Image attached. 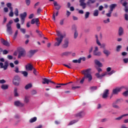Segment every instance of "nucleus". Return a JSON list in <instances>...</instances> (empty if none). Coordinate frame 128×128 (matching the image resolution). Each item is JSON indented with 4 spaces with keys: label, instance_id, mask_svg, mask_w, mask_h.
Here are the masks:
<instances>
[{
    "label": "nucleus",
    "instance_id": "nucleus-1",
    "mask_svg": "<svg viewBox=\"0 0 128 128\" xmlns=\"http://www.w3.org/2000/svg\"><path fill=\"white\" fill-rule=\"evenodd\" d=\"M91 70H92L91 68H88L87 70H85L82 71V74H84V76L80 81V83L81 84H83L85 79L88 78V81L89 82H90L92 80V76L90 74Z\"/></svg>",
    "mask_w": 128,
    "mask_h": 128
},
{
    "label": "nucleus",
    "instance_id": "nucleus-2",
    "mask_svg": "<svg viewBox=\"0 0 128 128\" xmlns=\"http://www.w3.org/2000/svg\"><path fill=\"white\" fill-rule=\"evenodd\" d=\"M96 68L98 72V73H96V78H98L101 80L103 76H104L106 75H107V74H108L107 72L102 73V74H101V75H100V73L102 71V69L98 66H96Z\"/></svg>",
    "mask_w": 128,
    "mask_h": 128
},
{
    "label": "nucleus",
    "instance_id": "nucleus-3",
    "mask_svg": "<svg viewBox=\"0 0 128 128\" xmlns=\"http://www.w3.org/2000/svg\"><path fill=\"white\" fill-rule=\"evenodd\" d=\"M12 23H13V21L12 20H10L6 26V32L10 35H12V26H11V24Z\"/></svg>",
    "mask_w": 128,
    "mask_h": 128
},
{
    "label": "nucleus",
    "instance_id": "nucleus-4",
    "mask_svg": "<svg viewBox=\"0 0 128 128\" xmlns=\"http://www.w3.org/2000/svg\"><path fill=\"white\" fill-rule=\"evenodd\" d=\"M20 77L16 75L14 77V79L13 80V84L16 86H18L20 85Z\"/></svg>",
    "mask_w": 128,
    "mask_h": 128
},
{
    "label": "nucleus",
    "instance_id": "nucleus-5",
    "mask_svg": "<svg viewBox=\"0 0 128 128\" xmlns=\"http://www.w3.org/2000/svg\"><path fill=\"white\" fill-rule=\"evenodd\" d=\"M64 38V36H62L61 37H58V38H56V39L57 42H56L54 44V46H60Z\"/></svg>",
    "mask_w": 128,
    "mask_h": 128
},
{
    "label": "nucleus",
    "instance_id": "nucleus-6",
    "mask_svg": "<svg viewBox=\"0 0 128 128\" xmlns=\"http://www.w3.org/2000/svg\"><path fill=\"white\" fill-rule=\"evenodd\" d=\"M26 54V52L25 50L23 48H20L18 50V58H20L21 57H24L25 56Z\"/></svg>",
    "mask_w": 128,
    "mask_h": 128
},
{
    "label": "nucleus",
    "instance_id": "nucleus-7",
    "mask_svg": "<svg viewBox=\"0 0 128 128\" xmlns=\"http://www.w3.org/2000/svg\"><path fill=\"white\" fill-rule=\"evenodd\" d=\"M93 52V54L95 56H100L102 55V53L100 52H98V48L96 46Z\"/></svg>",
    "mask_w": 128,
    "mask_h": 128
},
{
    "label": "nucleus",
    "instance_id": "nucleus-8",
    "mask_svg": "<svg viewBox=\"0 0 128 128\" xmlns=\"http://www.w3.org/2000/svg\"><path fill=\"white\" fill-rule=\"evenodd\" d=\"M0 68H4V70H6L8 66V61H6L4 66L3 63L0 62Z\"/></svg>",
    "mask_w": 128,
    "mask_h": 128
},
{
    "label": "nucleus",
    "instance_id": "nucleus-9",
    "mask_svg": "<svg viewBox=\"0 0 128 128\" xmlns=\"http://www.w3.org/2000/svg\"><path fill=\"white\" fill-rule=\"evenodd\" d=\"M68 45H69V40H68V38H66L64 40V44H62V48H66L68 47Z\"/></svg>",
    "mask_w": 128,
    "mask_h": 128
},
{
    "label": "nucleus",
    "instance_id": "nucleus-10",
    "mask_svg": "<svg viewBox=\"0 0 128 128\" xmlns=\"http://www.w3.org/2000/svg\"><path fill=\"white\" fill-rule=\"evenodd\" d=\"M109 92L110 90L108 89L104 90V92H103V94L102 95V98H106L108 96Z\"/></svg>",
    "mask_w": 128,
    "mask_h": 128
},
{
    "label": "nucleus",
    "instance_id": "nucleus-11",
    "mask_svg": "<svg viewBox=\"0 0 128 128\" xmlns=\"http://www.w3.org/2000/svg\"><path fill=\"white\" fill-rule=\"evenodd\" d=\"M123 88H124V87L117 88L113 90L112 91V92L114 94H118V93L120 92Z\"/></svg>",
    "mask_w": 128,
    "mask_h": 128
},
{
    "label": "nucleus",
    "instance_id": "nucleus-12",
    "mask_svg": "<svg viewBox=\"0 0 128 128\" xmlns=\"http://www.w3.org/2000/svg\"><path fill=\"white\" fill-rule=\"evenodd\" d=\"M80 6L82 7V9H85L86 8V4L85 3V0H80Z\"/></svg>",
    "mask_w": 128,
    "mask_h": 128
},
{
    "label": "nucleus",
    "instance_id": "nucleus-13",
    "mask_svg": "<svg viewBox=\"0 0 128 128\" xmlns=\"http://www.w3.org/2000/svg\"><path fill=\"white\" fill-rule=\"evenodd\" d=\"M0 41H1L2 44L4 46H5L8 47L10 46V43L8 42H7L6 40H4V38H2L0 40Z\"/></svg>",
    "mask_w": 128,
    "mask_h": 128
},
{
    "label": "nucleus",
    "instance_id": "nucleus-14",
    "mask_svg": "<svg viewBox=\"0 0 128 128\" xmlns=\"http://www.w3.org/2000/svg\"><path fill=\"white\" fill-rule=\"evenodd\" d=\"M34 68L33 66L30 64H28L26 66V70L27 71H32Z\"/></svg>",
    "mask_w": 128,
    "mask_h": 128
},
{
    "label": "nucleus",
    "instance_id": "nucleus-15",
    "mask_svg": "<svg viewBox=\"0 0 128 128\" xmlns=\"http://www.w3.org/2000/svg\"><path fill=\"white\" fill-rule=\"evenodd\" d=\"M85 114H86L84 112L81 111L80 112L76 114V116L82 118L85 116Z\"/></svg>",
    "mask_w": 128,
    "mask_h": 128
},
{
    "label": "nucleus",
    "instance_id": "nucleus-16",
    "mask_svg": "<svg viewBox=\"0 0 128 128\" xmlns=\"http://www.w3.org/2000/svg\"><path fill=\"white\" fill-rule=\"evenodd\" d=\"M54 6H55L56 10H60L61 6L59 5V4H58L57 2L56 1H54Z\"/></svg>",
    "mask_w": 128,
    "mask_h": 128
},
{
    "label": "nucleus",
    "instance_id": "nucleus-17",
    "mask_svg": "<svg viewBox=\"0 0 128 128\" xmlns=\"http://www.w3.org/2000/svg\"><path fill=\"white\" fill-rule=\"evenodd\" d=\"M117 6V4H111L110 6H109V8H110V12H113L114 9Z\"/></svg>",
    "mask_w": 128,
    "mask_h": 128
},
{
    "label": "nucleus",
    "instance_id": "nucleus-18",
    "mask_svg": "<svg viewBox=\"0 0 128 128\" xmlns=\"http://www.w3.org/2000/svg\"><path fill=\"white\" fill-rule=\"evenodd\" d=\"M14 105L16 106H24V104L22 103H21L20 101H16L14 102Z\"/></svg>",
    "mask_w": 128,
    "mask_h": 128
},
{
    "label": "nucleus",
    "instance_id": "nucleus-19",
    "mask_svg": "<svg viewBox=\"0 0 128 128\" xmlns=\"http://www.w3.org/2000/svg\"><path fill=\"white\" fill-rule=\"evenodd\" d=\"M27 16L26 12H24L23 14H20L21 20H25Z\"/></svg>",
    "mask_w": 128,
    "mask_h": 128
},
{
    "label": "nucleus",
    "instance_id": "nucleus-20",
    "mask_svg": "<svg viewBox=\"0 0 128 128\" xmlns=\"http://www.w3.org/2000/svg\"><path fill=\"white\" fill-rule=\"evenodd\" d=\"M38 50H31L30 51V55L29 56L30 57H32L36 52H38Z\"/></svg>",
    "mask_w": 128,
    "mask_h": 128
},
{
    "label": "nucleus",
    "instance_id": "nucleus-21",
    "mask_svg": "<svg viewBox=\"0 0 128 128\" xmlns=\"http://www.w3.org/2000/svg\"><path fill=\"white\" fill-rule=\"evenodd\" d=\"M103 54L106 56H108L110 54V52L107 50H103Z\"/></svg>",
    "mask_w": 128,
    "mask_h": 128
},
{
    "label": "nucleus",
    "instance_id": "nucleus-22",
    "mask_svg": "<svg viewBox=\"0 0 128 128\" xmlns=\"http://www.w3.org/2000/svg\"><path fill=\"white\" fill-rule=\"evenodd\" d=\"M119 36H122L124 34V29L122 27L119 28V30L118 31Z\"/></svg>",
    "mask_w": 128,
    "mask_h": 128
},
{
    "label": "nucleus",
    "instance_id": "nucleus-23",
    "mask_svg": "<svg viewBox=\"0 0 128 128\" xmlns=\"http://www.w3.org/2000/svg\"><path fill=\"white\" fill-rule=\"evenodd\" d=\"M94 62H95V64H96L97 66H98L99 67H102V64L100 61H98V60H94Z\"/></svg>",
    "mask_w": 128,
    "mask_h": 128
},
{
    "label": "nucleus",
    "instance_id": "nucleus-24",
    "mask_svg": "<svg viewBox=\"0 0 128 128\" xmlns=\"http://www.w3.org/2000/svg\"><path fill=\"white\" fill-rule=\"evenodd\" d=\"M126 116H128V114H124L121 116H119V117L115 118V120H121L123 117Z\"/></svg>",
    "mask_w": 128,
    "mask_h": 128
},
{
    "label": "nucleus",
    "instance_id": "nucleus-25",
    "mask_svg": "<svg viewBox=\"0 0 128 128\" xmlns=\"http://www.w3.org/2000/svg\"><path fill=\"white\" fill-rule=\"evenodd\" d=\"M42 80H43V82H42V84H48V79L46 78H44Z\"/></svg>",
    "mask_w": 128,
    "mask_h": 128
},
{
    "label": "nucleus",
    "instance_id": "nucleus-26",
    "mask_svg": "<svg viewBox=\"0 0 128 128\" xmlns=\"http://www.w3.org/2000/svg\"><path fill=\"white\" fill-rule=\"evenodd\" d=\"M23 76L26 78L28 76V72L26 71H20V72Z\"/></svg>",
    "mask_w": 128,
    "mask_h": 128
},
{
    "label": "nucleus",
    "instance_id": "nucleus-27",
    "mask_svg": "<svg viewBox=\"0 0 128 128\" xmlns=\"http://www.w3.org/2000/svg\"><path fill=\"white\" fill-rule=\"evenodd\" d=\"M36 120H37V118L34 117L33 118H30V120H29V122L30 123H33V122H35Z\"/></svg>",
    "mask_w": 128,
    "mask_h": 128
},
{
    "label": "nucleus",
    "instance_id": "nucleus-28",
    "mask_svg": "<svg viewBox=\"0 0 128 128\" xmlns=\"http://www.w3.org/2000/svg\"><path fill=\"white\" fill-rule=\"evenodd\" d=\"M1 88L4 90H7L8 89V85H6V84H2V86H1Z\"/></svg>",
    "mask_w": 128,
    "mask_h": 128
},
{
    "label": "nucleus",
    "instance_id": "nucleus-29",
    "mask_svg": "<svg viewBox=\"0 0 128 128\" xmlns=\"http://www.w3.org/2000/svg\"><path fill=\"white\" fill-rule=\"evenodd\" d=\"M71 54V52H64V53H62V56H68V55L70 54Z\"/></svg>",
    "mask_w": 128,
    "mask_h": 128
},
{
    "label": "nucleus",
    "instance_id": "nucleus-30",
    "mask_svg": "<svg viewBox=\"0 0 128 128\" xmlns=\"http://www.w3.org/2000/svg\"><path fill=\"white\" fill-rule=\"evenodd\" d=\"M17 90H18V89L16 88H14V96L15 97H17L18 96V94L17 92Z\"/></svg>",
    "mask_w": 128,
    "mask_h": 128
},
{
    "label": "nucleus",
    "instance_id": "nucleus-31",
    "mask_svg": "<svg viewBox=\"0 0 128 128\" xmlns=\"http://www.w3.org/2000/svg\"><path fill=\"white\" fill-rule=\"evenodd\" d=\"M78 36V31L76 30V28H74V38H76Z\"/></svg>",
    "mask_w": 128,
    "mask_h": 128
},
{
    "label": "nucleus",
    "instance_id": "nucleus-32",
    "mask_svg": "<svg viewBox=\"0 0 128 128\" xmlns=\"http://www.w3.org/2000/svg\"><path fill=\"white\" fill-rule=\"evenodd\" d=\"M12 6V3H7L6 4V6L8 8H9L10 10H13V8Z\"/></svg>",
    "mask_w": 128,
    "mask_h": 128
},
{
    "label": "nucleus",
    "instance_id": "nucleus-33",
    "mask_svg": "<svg viewBox=\"0 0 128 128\" xmlns=\"http://www.w3.org/2000/svg\"><path fill=\"white\" fill-rule=\"evenodd\" d=\"M32 87V84H28L25 86L26 90H28Z\"/></svg>",
    "mask_w": 128,
    "mask_h": 128
},
{
    "label": "nucleus",
    "instance_id": "nucleus-34",
    "mask_svg": "<svg viewBox=\"0 0 128 128\" xmlns=\"http://www.w3.org/2000/svg\"><path fill=\"white\" fill-rule=\"evenodd\" d=\"M81 60L82 58H79L78 60H72V62L74 63H78V64H80L81 63Z\"/></svg>",
    "mask_w": 128,
    "mask_h": 128
},
{
    "label": "nucleus",
    "instance_id": "nucleus-35",
    "mask_svg": "<svg viewBox=\"0 0 128 128\" xmlns=\"http://www.w3.org/2000/svg\"><path fill=\"white\" fill-rule=\"evenodd\" d=\"M98 45L99 46H100V48H103V49L106 48V44H101L100 42V44H98Z\"/></svg>",
    "mask_w": 128,
    "mask_h": 128
},
{
    "label": "nucleus",
    "instance_id": "nucleus-36",
    "mask_svg": "<svg viewBox=\"0 0 128 128\" xmlns=\"http://www.w3.org/2000/svg\"><path fill=\"white\" fill-rule=\"evenodd\" d=\"M10 12L9 13V16L10 17H13L14 16V12H13V9H12L10 10Z\"/></svg>",
    "mask_w": 128,
    "mask_h": 128
},
{
    "label": "nucleus",
    "instance_id": "nucleus-37",
    "mask_svg": "<svg viewBox=\"0 0 128 128\" xmlns=\"http://www.w3.org/2000/svg\"><path fill=\"white\" fill-rule=\"evenodd\" d=\"M14 14L16 15V16H18V8H16Z\"/></svg>",
    "mask_w": 128,
    "mask_h": 128
},
{
    "label": "nucleus",
    "instance_id": "nucleus-38",
    "mask_svg": "<svg viewBox=\"0 0 128 128\" xmlns=\"http://www.w3.org/2000/svg\"><path fill=\"white\" fill-rule=\"evenodd\" d=\"M95 38H96V44H98L100 45V41H99V40H98V36L96 34V35L95 36Z\"/></svg>",
    "mask_w": 128,
    "mask_h": 128
},
{
    "label": "nucleus",
    "instance_id": "nucleus-39",
    "mask_svg": "<svg viewBox=\"0 0 128 128\" xmlns=\"http://www.w3.org/2000/svg\"><path fill=\"white\" fill-rule=\"evenodd\" d=\"M94 16H98V10H94Z\"/></svg>",
    "mask_w": 128,
    "mask_h": 128
},
{
    "label": "nucleus",
    "instance_id": "nucleus-40",
    "mask_svg": "<svg viewBox=\"0 0 128 128\" xmlns=\"http://www.w3.org/2000/svg\"><path fill=\"white\" fill-rule=\"evenodd\" d=\"M78 122V120H74L71 121L70 122V124H68V126L72 125V124H75L76 122Z\"/></svg>",
    "mask_w": 128,
    "mask_h": 128
},
{
    "label": "nucleus",
    "instance_id": "nucleus-41",
    "mask_svg": "<svg viewBox=\"0 0 128 128\" xmlns=\"http://www.w3.org/2000/svg\"><path fill=\"white\" fill-rule=\"evenodd\" d=\"M122 48V46H117V48H116V51H117V52H120Z\"/></svg>",
    "mask_w": 128,
    "mask_h": 128
},
{
    "label": "nucleus",
    "instance_id": "nucleus-42",
    "mask_svg": "<svg viewBox=\"0 0 128 128\" xmlns=\"http://www.w3.org/2000/svg\"><path fill=\"white\" fill-rule=\"evenodd\" d=\"M38 18H34L31 20V24H36V21L37 20Z\"/></svg>",
    "mask_w": 128,
    "mask_h": 128
},
{
    "label": "nucleus",
    "instance_id": "nucleus-43",
    "mask_svg": "<svg viewBox=\"0 0 128 128\" xmlns=\"http://www.w3.org/2000/svg\"><path fill=\"white\" fill-rule=\"evenodd\" d=\"M90 14V12H86V14H85L86 19H87L89 18Z\"/></svg>",
    "mask_w": 128,
    "mask_h": 128
},
{
    "label": "nucleus",
    "instance_id": "nucleus-44",
    "mask_svg": "<svg viewBox=\"0 0 128 128\" xmlns=\"http://www.w3.org/2000/svg\"><path fill=\"white\" fill-rule=\"evenodd\" d=\"M108 12L109 13L106 14V16H107V17L108 18H110L112 16L111 14H112V11L109 10Z\"/></svg>",
    "mask_w": 128,
    "mask_h": 128
},
{
    "label": "nucleus",
    "instance_id": "nucleus-45",
    "mask_svg": "<svg viewBox=\"0 0 128 128\" xmlns=\"http://www.w3.org/2000/svg\"><path fill=\"white\" fill-rule=\"evenodd\" d=\"M36 94H37V92L36 90H33L31 91V94L32 96L35 95Z\"/></svg>",
    "mask_w": 128,
    "mask_h": 128
},
{
    "label": "nucleus",
    "instance_id": "nucleus-46",
    "mask_svg": "<svg viewBox=\"0 0 128 128\" xmlns=\"http://www.w3.org/2000/svg\"><path fill=\"white\" fill-rule=\"evenodd\" d=\"M14 72H15L16 73H17V74H18V73H19V72L20 73V72L19 71V68H18V66H16V67L15 68Z\"/></svg>",
    "mask_w": 128,
    "mask_h": 128
},
{
    "label": "nucleus",
    "instance_id": "nucleus-47",
    "mask_svg": "<svg viewBox=\"0 0 128 128\" xmlns=\"http://www.w3.org/2000/svg\"><path fill=\"white\" fill-rule=\"evenodd\" d=\"M32 70H34L33 73L34 74V75L37 76L38 74V72L36 71V68H34Z\"/></svg>",
    "mask_w": 128,
    "mask_h": 128
},
{
    "label": "nucleus",
    "instance_id": "nucleus-48",
    "mask_svg": "<svg viewBox=\"0 0 128 128\" xmlns=\"http://www.w3.org/2000/svg\"><path fill=\"white\" fill-rule=\"evenodd\" d=\"M56 34L58 38H60L62 36H64L60 34V31H56Z\"/></svg>",
    "mask_w": 128,
    "mask_h": 128
},
{
    "label": "nucleus",
    "instance_id": "nucleus-49",
    "mask_svg": "<svg viewBox=\"0 0 128 128\" xmlns=\"http://www.w3.org/2000/svg\"><path fill=\"white\" fill-rule=\"evenodd\" d=\"M103 22H104V24H108L109 22H110V20L109 18H107V20H103Z\"/></svg>",
    "mask_w": 128,
    "mask_h": 128
},
{
    "label": "nucleus",
    "instance_id": "nucleus-50",
    "mask_svg": "<svg viewBox=\"0 0 128 128\" xmlns=\"http://www.w3.org/2000/svg\"><path fill=\"white\" fill-rule=\"evenodd\" d=\"M24 101L26 103H28L29 102L28 98V96H25Z\"/></svg>",
    "mask_w": 128,
    "mask_h": 128
},
{
    "label": "nucleus",
    "instance_id": "nucleus-51",
    "mask_svg": "<svg viewBox=\"0 0 128 128\" xmlns=\"http://www.w3.org/2000/svg\"><path fill=\"white\" fill-rule=\"evenodd\" d=\"M18 30H17L16 32H15V34H14V37H13V38H14V40H15V39L16 38L17 36H18Z\"/></svg>",
    "mask_w": 128,
    "mask_h": 128
},
{
    "label": "nucleus",
    "instance_id": "nucleus-52",
    "mask_svg": "<svg viewBox=\"0 0 128 128\" xmlns=\"http://www.w3.org/2000/svg\"><path fill=\"white\" fill-rule=\"evenodd\" d=\"M26 2L27 6H29L30 4V0H26Z\"/></svg>",
    "mask_w": 128,
    "mask_h": 128
},
{
    "label": "nucleus",
    "instance_id": "nucleus-53",
    "mask_svg": "<svg viewBox=\"0 0 128 128\" xmlns=\"http://www.w3.org/2000/svg\"><path fill=\"white\" fill-rule=\"evenodd\" d=\"M36 25L38 27L39 26V24H40V21H39V20L38 18L36 22Z\"/></svg>",
    "mask_w": 128,
    "mask_h": 128
},
{
    "label": "nucleus",
    "instance_id": "nucleus-54",
    "mask_svg": "<svg viewBox=\"0 0 128 128\" xmlns=\"http://www.w3.org/2000/svg\"><path fill=\"white\" fill-rule=\"evenodd\" d=\"M112 106H113V108H118V109L120 108L119 106H118L115 104H112Z\"/></svg>",
    "mask_w": 128,
    "mask_h": 128
},
{
    "label": "nucleus",
    "instance_id": "nucleus-55",
    "mask_svg": "<svg viewBox=\"0 0 128 128\" xmlns=\"http://www.w3.org/2000/svg\"><path fill=\"white\" fill-rule=\"evenodd\" d=\"M107 121H108V119L106 118L101 119V120H100V122H106Z\"/></svg>",
    "mask_w": 128,
    "mask_h": 128
},
{
    "label": "nucleus",
    "instance_id": "nucleus-56",
    "mask_svg": "<svg viewBox=\"0 0 128 128\" xmlns=\"http://www.w3.org/2000/svg\"><path fill=\"white\" fill-rule=\"evenodd\" d=\"M20 32H21L22 34H26V30L25 29H24V28H20Z\"/></svg>",
    "mask_w": 128,
    "mask_h": 128
},
{
    "label": "nucleus",
    "instance_id": "nucleus-57",
    "mask_svg": "<svg viewBox=\"0 0 128 128\" xmlns=\"http://www.w3.org/2000/svg\"><path fill=\"white\" fill-rule=\"evenodd\" d=\"M69 64L70 65V66H68V65H67V64H64L63 65H64V66H66V68H68L72 69V68L71 67L70 64Z\"/></svg>",
    "mask_w": 128,
    "mask_h": 128
},
{
    "label": "nucleus",
    "instance_id": "nucleus-58",
    "mask_svg": "<svg viewBox=\"0 0 128 128\" xmlns=\"http://www.w3.org/2000/svg\"><path fill=\"white\" fill-rule=\"evenodd\" d=\"M123 96H128V91L127 90V91L123 92Z\"/></svg>",
    "mask_w": 128,
    "mask_h": 128
},
{
    "label": "nucleus",
    "instance_id": "nucleus-59",
    "mask_svg": "<svg viewBox=\"0 0 128 128\" xmlns=\"http://www.w3.org/2000/svg\"><path fill=\"white\" fill-rule=\"evenodd\" d=\"M6 82V81L4 80H0V84H5Z\"/></svg>",
    "mask_w": 128,
    "mask_h": 128
},
{
    "label": "nucleus",
    "instance_id": "nucleus-60",
    "mask_svg": "<svg viewBox=\"0 0 128 128\" xmlns=\"http://www.w3.org/2000/svg\"><path fill=\"white\" fill-rule=\"evenodd\" d=\"M80 88V86H73L72 87V90H75L76 89H78V88Z\"/></svg>",
    "mask_w": 128,
    "mask_h": 128
},
{
    "label": "nucleus",
    "instance_id": "nucleus-61",
    "mask_svg": "<svg viewBox=\"0 0 128 128\" xmlns=\"http://www.w3.org/2000/svg\"><path fill=\"white\" fill-rule=\"evenodd\" d=\"M122 100H122V99H118V100H116V104H118V103L119 102H122Z\"/></svg>",
    "mask_w": 128,
    "mask_h": 128
},
{
    "label": "nucleus",
    "instance_id": "nucleus-62",
    "mask_svg": "<svg viewBox=\"0 0 128 128\" xmlns=\"http://www.w3.org/2000/svg\"><path fill=\"white\" fill-rule=\"evenodd\" d=\"M3 54H6L8 53V51L6 50H2Z\"/></svg>",
    "mask_w": 128,
    "mask_h": 128
},
{
    "label": "nucleus",
    "instance_id": "nucleus-63",
    "mask_svg": "<svg viewBox=\"0 0 128 128\" xmlns=\"http://www.w3.org/2000/svg\"><path fill=\"white\" fill-rule=\"evenodd\" d=\"M8 58L10 60H12L13 58V57L12 56L8 55Z\"/></svg>",
    "mask_w": 128,
    "mask_h": 128
},
{
    "label": "nucleus",
    "instance_id": "nucleus-64",
    "mask_svg": "<svg viewBox=\"0 0 128 128\" xmlns=\"http://www.w3.org/2000/svg\"><path fill=\"white\" fill-rule=\"evenodd\" d=\"M125 20L128 21V14H125Z\"/></svg>",
    "mask_w": 128,
    "mask_h": 128
}]
</instances>
